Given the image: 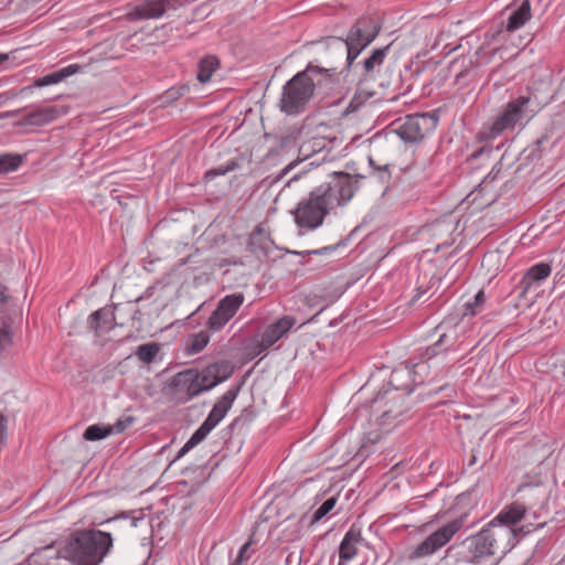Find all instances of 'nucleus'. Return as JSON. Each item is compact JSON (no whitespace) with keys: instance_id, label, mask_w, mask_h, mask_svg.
<instances>
[{"instance_id":"54","label":"nucleus","mask_w":565,"mask_h":565,"mask_svg":"<svg viewBox=\"0 0 565 565\" xmlns=\"http://www.w3.org/2000/svg\"><path fill=\"white\" fill-rule=\"evenodd\" d=\"M503 33L502 29H498L495 32H491L490 30L486 33V39L488 40H495L498 36H500Z\"/></svg>"},{"instance_id":"21","label":"nucleus","mask_w":565,"mask_h":565,"mask_svg":"<svg viewBox=\"0 0 565 565\" xmlns=\"http://www.w3.org/2000/svg\"><path fill=\"white\" fill-rule=\"evenodd\" d=\"M381 390L406 393L408 396L414 390L413 371L408 366H399L392 371L390 380Z\"/></svg>"},{"instance_id":"61","label":"nucleus","mask_w":565,"mask_h":565,"mask_svg":"<svg viewBox=\"0 0 565 565\" xmlns=\"http://www.w3.org/2000/svg\"><path fill=\"white\" fill-rule=\"evenodd\" d=\"M492 174H495L494 168L489 172L488 178H490Z\"/></svg>"},{"instance_id":"52","label":"nucleus","mask_w":565,"mask_h":565,"mask_svg":"<svg viewBox=\"0 0 565 565\" xmlns=\"http://www.w3.org/2000/svg\"><path fill=\"white\" fill-rule=\"evenodd\" d=\"M9 299L10 296L7 294V287L0 282V306L6 307L8 305Z\"/></svg>"},{"instance_id":"62","label":"nucleus","mask_w":565,"mask_h":565,"mask_svg":"<svg viewBox=\"0 0 565 565\" xmlns=\"http://www.w3.org/2000/svg\"><path fill=\"white\" fill-rule=\"evenodd\" d=\"M416 366H417V367H424V363H423V362L417 363V365H416Z\"/></svg>"},{"instance_id":"50","label":"nucleus","mask_w":565,"mask_h":565,"mask_svg":"<svg viewBox=\"0 0 565 565\" xmlns=\"http://www.w3.org/2000/svg\"><path fill=\"white\" fill-rule=\"evenodd\" d=\"M250 546L252 540H248L241 546L237 557L243 558L245 562H247L250 558V555L248 554Z\"/></svg>"},{"instance_id":"30","label":"nucleus","mask_w":565,"mask_h":565,"mask_svg":"<svg viewBox=\"0 0 565 565\" xmlns=\"http://www.w3.org/2000/svg\"><path fill=\"white\" fill-rule=\"evenodd\" d=\"M211 433V430L205 427L203 424L192 434V436L188 439V441L182 446L179 450L178 455L174 458V461L183 457L191 449H193L196 445L203 441L206 436Z\"/></svg>"},{"instance_id":"40","label":"nucleus","mask_w":565,"mask_h":565,"mask_svg":"<svg viewBox=\"0 0 565 565\" xmlns=\"http://www.w3.org/2000/svg\"><path fill=\"white\" fill-rule=\"evenodd\" d=\"M338 501L337 497L328 498L312 514L311 523H317L321 521L326 515H328L333 508L335 507Z\"/></svg>"},{"instance_id":"13","label":"nucleus","mask_w":565,"mask_h":565,"mask_svg":"<svg viewBox=\"0 0 565 565\" xmlns=\"http://www.w3.org/2000/svg\"><path fill=\"white\" fill-rule=\"evenodd\" d=\"M173 398L179 404H185L202 393L198 384V370L186 369L173 375L169 382Z\"/></svg>"},{"instance_id":"27","label":"nucleus","mask_w":565,"mask_h":565,"mask_svg":"<svg viewBox=\"0 0 565 565\" xmlns=\"http://www.w3.org/2000/svg\"><path fill=\"white\" fill-rule=\"evenodd\" d=\"M26 154L6 152L0 154V174L17 171L24 162Z\"/></svg>"},{"instance_id":"35","label":"nucleus","mask_w":565,"mask_h":565,"mask_svg":"<svg viewBox=\"0 0 565 565\" xmlns=\"http://www.w3.org/2000/svg\"><path fill=\"white\" fill-rule=\"evenodd\" d=\"M367 85H362L360 89V79H358V89L352 99L350 100L347 111H355L359 109L370 97L374 95V92L366 90Z\"/></svg>"},{"instance_id":"14","label":"nucleus","mask_w":565,"mask_h":565,"mask_svg":"<svg viewBox=\"0 0 565 565\" xmlns=\"http://www.w3.org/2000/svg\"><path fill=\"white\" fill-rule=\"evenodd\" d=\"M243 302L244 295L242 292L226 295L222 298L205 323L207 330L213 332L221 331L236 315Z\"/></svg>"},{"instance_id":"20","label":"nucleus","mask_w":565,"mask_h":565,"mask_svg":"<svg viewBox=\"0 0 565 565\" xmlns=\"http://www.w3.org/2000/svg\"><path fill=\"white\" fill-rule=\"evenodd\" d=\"M64 114H66V111L57 106L40 107L23 115L18 121V126L42 127L54 121Z\"/></svg>"},{"instance_id":"56","label":"nucleus","mask_w":565,"mask_h":565,"mask_svg":"<svg viewBox=\"0 0 565 565\" xmlns=\"http://www.w3.org/2000/svg\"><path fill=\"white\" fill-rule=\"evenodd\" d=\"M476 462H477V456L472 452L471 458L468 462V467H472L473 465H476Z\"/></svg>"},{"instance_id":"49","label":"nucleus","mask_w":565,"mask_h":565,"mask_svg":"<svg viewBox=\"0 0 565 565\" xmlns=\"http://www.w3.org/2000/svg\"><path fill=\"white\" fill-rule=\"evenodd\" d=\"M548 140L547 136H542L541 138L536 139L535 142L527 150H531L530 154L526 157L527 159L531 157H534L535 152L541 151V147L543 143H545Z\"/></svg>"},{"instance_id":"59","label":"nucleus","mask_w":565,"mask_h":565,"mask_svg":"<svg viewBox=\"0 0 565 565\" xmlns=\"http://www.w3.org/2000/svg\"><path fill=\"white\" fill-rule=\"evenodd\" d=\"M137 521H138V519L134 518V519L131 520V526H136V525H137Z\"/></svg>"},{"instance_id":"11","label":"nucleus","mask_w":565,"mask_h":565,"mask_svg":"<svg viewBox=\"0 0 565 565\" xmlns=\"http://www.w3.org/2000/svg\"><path fill=\"white\" fill-rule=\"evenodd\" d=\"M466 518L460 515L433 532L415 547L412 557H426L445 546L463 527Z\"/></svg>"},{"instance_id":"8","label":"nucleus","mask_w":565,"mask_h":565,"mask_svg":"<svg viewBox=\"0 0 565 565\" xmlns=\"http://www.w3.org/2000/svg\"><path fill=\"white\" fill-rule=\"evenodd\" d=\"M365 407L370 409V417H374L384 427L394 420L401 423V417L409 409V403L406 393L380 390Z\"/></svg>"},{"instance_id":"1","label":"nucleus","mask_w":565,"mask_h":565,"mask_svg":"<svg viewBox=\"0 0 565 565\" xmlns=\"http://www.w3.org/2000/svg\"><path fill=\"white\" fill-rule=\"evenodd\" d=\"M360 179L364 177L342 171L334 172L329 180L316 186L307 198L298 202L292 211L296 225L307 231L320 227L328 214L352 200L359 189Z\"/></svg>"},{"instance_id":"58","label":"nucleus","mask_w":565,"mask_h":565,"mask_svg":"<svg viewBox=\"0 0 565 565\" xmlns=\"http://www.w3.org/2000/svg\"><path fill=\"white\" fill-rule=\"evenodd\" d=\"M245 561L243 558L236 557L235 562L232 565H244Z\"/></svg>"},{"instance_id":"3","label":"nucleus","mask_w":565,"mask_h":565,"mask_svg":"<svg viewBox=\"0 0 565 565\" xmlns=\"http://www.w3.org/2000/svg\"><path fill=\"white\" fill-rule=\"evenodd\" d=\"M508 532L503 529H493L492 524H486L478 533L467 536L460 542H455L448 550V556L457 563L480 564L497 553H507L513 548V543H505Z\"/></svg>"},{"instance_id":"12","label":"nucleus","mask_w":565,"mask_h":565,"mask_svg":"<svg viewBox=\"0 0 565 565\" xmlns=\"http://www.w3.org/2000/svg\"><path fill=\"white\" fill-rule=\"evenodd\" d=\"M438 339L430 345L420 349V358L431 360L440 354L459 350V333L455 326L441 322L435 328Z\"/></svg>"},{"instance_id":"44","label":"nucleus","mask_w":565,"mask_h":565,"mask_svg":"<svg viewBox=\"0 0 565 565\" xmlns=\"http://www.w3.org/2000/svg\"><path fill=\"white\" fill-rule=\"evenodd\" d=\"M369 162H370V166L374 169V172L377 173V178L381 183H386L390 181L391 172L388 170L387 164H384L382 167L375 166L374 160L371 157H369Z\"/></svg>"},{"instance_id":"17","label":"nucleus","mask_w":565,"mask_h":565,"mask_svg":"<svg viewBox=\"0 0 565 565\" xmlns=\"http://www.w3.org/2000/svg\"><path fill=\"white\" fill-rule=\"evenodd\" d=\"M171 0H142L139 4L129 7L126 19L130 22L159 19L164 15L168 8H175Z\"/></svg>"},{"instance_id":"19","label":"nucleus","mask_w":565,"mask_h":565,"mask_svg":"<svg viewBox=\"0 0 565 565\" xmlns=\"http://www.w3.org/2000/svg\"><path fill=\"white\" fill-rule=\"evenodd\" d=\"M296 323V318L292 316H284L274 323L269 324L260 335V341L257 343L259 348L258 353L266 351L274 345L280 338H282Z\"/></svg>"},{"instance_id":"10","label":"nucleus","mask_w":565,"mask_h":565,"mask_svg":"<svg viewBox=\"0 0 565 565\" xmlns=\"http://www.w3.org/2000/svg\"><path fill=\"white\" fill-rule=\"evenodd\" d=\"M438 120V116L431 113L409 115L395 128V132L405 142L416 143L436 129Z\"/></svg>"},{"instance_id":"26","label":"nucleus","mask_w":565,"mask_h":565,"mask_svg":"<svg viewBox=\"0 0 565 565\" xmlns=\"http://www.w3.org/2000/svg\"><path fill=\"white\" fill-rule=\"evenodd\" d=\"M220 61L214 55H207L199 62L196 78L200 83H206L211 79L212 74L218 68Z\"/></svg>"},{"instance_id":"55","label":"nucleus","mask_w":565,"mask_h":565,"mask_svg":"<svg viewBox=\"0 0 565 565\" xmlns=\"http://www.w3.org/2000/svg\"><path fill=\"white\" fill-rule=\"evenodd\" d=\"M130 320L129 315L127 311H120V313H117V321H125V324ZM134 319H131L132 321Z\"/></svg>"},{"instance_id":"41","label":"nucleus","mask_w":565,"mask_h":565,"mask_svg":"<svg viewBox=\"0 0 565 565\" xmlns=\"http://www.w3.org/2000/svg\"><path fill=\"white\" fill-rule=\"evenodd\" d=\"M265 138H271V139H274V142H275V147H273L271 149L268 150V154L278 153L280 150L288 147L294 140V137L290 134L282 135V136H274L270 134H265Z\"/></svg>"},{"instance_id":"16","label":"nucleus","mask_w":565,"mask_h":565,"mask_svg":"<svg viewBox=\"0 0 565 565\" xmlns=\"http://www.w3.org/2000/svg\"><path fill=\"white\" fill-rule=\"evenodd\" d=\"M331 447L335 452L342 451L340 457L341 465H347L351 461L361 463L372 452H374L375 443L369 440H360L354 443L353 447L351 448V441L347 440L345 437H341L337 439Z\"/></svg>"},{"instance_id":"38","label":"nucleus","mask_w":565,"mask_h":565,"mask_svg":"<svg viewBox=\"0 0 565 565\" xmlns=\"http://www.w3.org/2000/svg\"><path fill=\"white\" fill-rule=\"evenodd\" d=\"M217 380L215 372H213L211 365L205 366L201 372L198 371V384L202 388V393L210 391L217 384L214 382Z\"/></svg>"},{"instance_id":"33","label":"nucleus","mask_w":565,"mask_h":565,"mask_svg":"<svg viewBox=\"0 0 565 565\" xmlns=\"http://www.w3.org/2000/svg\"><path fill=\"white\" fill-rule=\"evenodd\" d=\"M217 380L214 384H220L232 376L234 373V365L228 360H220L210 364Z\"/></svg>"},{"instance_id":"4","label":"nucleus","mask_w":565,"mask_h":565,"mask_svg":"<svg viewBox=\"0 0 565 565\" xmlns=\"http://www.w3.org/2000/svg\"><path fill=\"white\" fill-rule=\"evenodd\" d=\"M113 542L109 532L77 530L71 534L60 554L73 565H99L113 548Z\"/></svg>"},{"instance_id":"53","label":"nucleus","mask_w":565,"mask_h":565,"mask_svg":"<svg viewBox=\"0 0 565 565\" xmlns=\"http://www.w3.org/2000/svg\"><path fill=\"white\" fill-rule=\"evenodd\" d=\"M491 151H492L491 148H488L487 146H483V147H480L479 149L475 150L471 153V158L472 159H477V158L481 157L484 153L489 154Z\"/></svg>"},{"instance_id":"9","label":"nucleus","mask_w":565,"mask_h":565,"mask_svg":"<svg viewBox=\"0 0 565 565\" xmlns=\"http://www.w3.org/2000/svg\"><path fill=\"white\" fill-rule=\"evenodd\" d=\"M120 311H127L130 319H136L139 308L132 301L100 308L88 316L87 329L99 335L113 330L117 326L122 327L125 321H117V313H120Z\"/></svg>"},{"instance_id":"7","label":"nucleus","mask_w":565,"mask_h":565,"mask_svg":"<svg viewBox=\"0 0 565 565\" xmlns=\"http://www.w3.org/2000/svg\"><path fill=\"white\" fill-rule=\"evenodd\" d=\"M531 99V93H527L508 102L494 120L478 134V139L490 141L504 131L514 130L516 126L523 127L535 114V110L530 108Z\"/></svg>"},{"instance_id":"47","label":"nucleus","mask_w":565,"mask_h":565,"mask_svg":"<svg viewBox=\"0 0 565 565\" xmlns=\"http://www.w3.org/2000/svg\"><path fill=\"white\" fill-rule=\"evenodd\" d=\"M222 418L210 411L207 417L203 420V425L211 431L221 423Z\"/></svg>"},{"instance_id":"28","label":"nucleus","mask_w":565,"mask_h":565,"mask_svg":"<svg viewBox=\"0 0 565 565\" xmlns=\"http://www.w3.org/2000/svg\"><path fill=\"white\" fill-rule=\"evenodd\" d=\"M161 350V344L158 342H148L137 347L135 355L143 364H151L156 361L157 355Z\"/></svg>"},{"instance_id":"43","label":"nucleus","mask_w":565,"mask_h":565,"mask_svg":"<svg viewBox=\"0 0 565 565\" xmlns=\"http://www.w3.org/2000/svg\"><path fill=\"white\" fill-rule=\"evenodd\" d=\"M188 90H189L188 86H181L178 88L172 87L164 92V94L162 96L163 103H168V104L172 103V102L179 99L181 96H183Z\"/></svg>"},{"instance_id":"15","label":"nucleus","mask_w":565,"mask_h":565,"mask_svg":"<svg viewBox=\"0 0 565 565\" xmlns=\"http://www.w3.org/2000/svg\"><path fill=\"white\" fill-rule=\"evenodd\" d=\"M526 515V508L520 502H513L500 511L488 524H492L493 529H503L508 532L505 543H513L515 546V525Z\"/></svg>"},{"instance_id":"18","label":"nucleus","mask_w":565,"mask_h":565,"mask_svg":"<svg viewBox=\"0 0 565 565\" xmlns=\"http://www.w3.org/2000/svg\"><path fill=\"white\" fill-rule=\"evenodd\" d=\"M552 274V265L548 263H536L524 273L516 288L519 297L524 298L529 291L536 289Z\"/></svg>"},{"instance_id":"60","label":"nucleus","mask_w":565,"mask_h":565,"mask_svg":"<svg viewBox=\"0 0 565 565\" xmlns=\"http://www.w3.org/2000/svg\"><path fill=\"white\" fill-rule=\"evenodd\" d=\"M492 174H495L494 168L489 172L488 178H490Z\"/></svg>"},{"instance_id":"6","label":"nucleus","mask_w":565,"mask_h":565,"mask_svg":"<svg viewBox=\"0 0 565 565\" xmlns=\"http://www.w3.org/2000/svg\"><path fill=\"white\" fill-rule=\"evenodd\" d=\"M391 46L392 44L375 47L362 61L355 60L352 65L347 64L348 71L352 70L356 73L360 87L372 83L384 89L399 81L401 73L395 74L393 65L386 63Z\"/></svg>"},{"instance_id":"31","label":"nucleus","mask_w":565,"mask_h":565,"mask_svg":"<svg viewBox=\"0 0 565 565\" xmlns=\"http://www.w3.org/2000/svg\"><path fill=\"white\" fill-rule=\"evenodd\" d=\"M110 434H113L111 426L94 424L85 429L83 438L88 441H97L107 438Z\"/></svg>"},{"instance_id":"22","label":"nucleus","mask_w":565,"mask_h":565,"mask_svg":"<svg viewBox=\"0 0 565 565\" xmlns=\"http://www.w3.org/2000/svg\"><path fill=\"white\" fill-rule=\"evenodd\" d=\"M362 541L361 527L352 524L339 545V565H344L353 559L358 554V544Z\"/></svg>"},{"instance_id":"36","label":"nucleus","mask_w":565,"mask_h":565,"mask_svg":"<svg viewBox=\"0 0 565 565\" xmlns=\"http://www.w3.org/2000/svg\"><path fill=\"white\" fill-rule=\"evenodd\" d=\"M340 295L335 292L323 291L321 294H313L308 297L310 306H321L319 312L328 308L330 305L337 301Z\"/></svg>"},{"instance_id":"51","label":"nucleus","mask_w":565,"mask_h":565,"mask_svg":"<svg viewBox=\"0 0 565 565\" xmlns=\"http://www.w3.org/2000/svg\"><path fill=\"white\" fill-rule=\"evenodd\" d=\"M428 291V288H423V287H417L416 288V294L409 299L408 303L409 306H414L416 305L424 295H426Z\"/></svg>"},{"instance_id":"42","label":"nucleus","mask_w":565,"mask_h":565,"mask_svg":"<svg viewBox=\"0 0 565 565\" xmlns=\"http://www.w3.org/2000/svg\"><path fill=\"white\" fill-rule=\"evenodd\" d=\"M484 300H486V295H484V291L483 290H479L475 297H473V301L471 302H467L465 305L466 309H465V315H470V316H475L477 315L483 303H484Z\"/></svg>"},{"instance_id":"34","label":"nucleus","mask_w":565,"mask_h":565,"mask_svg":"<svg viewBox=\"0 0 565 565\" xmlns=\"http://www.w3.org/2000/svg\"><path fill=\"white\" fill-rule=\"evenodd\" d=\"M239 167L241 164L236 158L230 159L225 164L207 170L204 174V179L206 181H211L216 177L225 175L228 172L235 171Z\"/></svg>"},{"instance_id":"24","label":"nucleus","mask_w":565,"mask_h":565,"mask_svg":"<svg viewBox=\"0 0 565 565\" xmlns=\"http://www.w3.org/2000/svg\"><path fill=\"white\" fill-rule=\"evenodd\" d=\"M244 385V380H241L236 385H233L230 390H227L213 405L211 412L221 417L222 419L226 416L228 411L231 409L234 401L236 399L242 386Z\"/></svg>"},{"instance_id":"57","label":"nucleus","mask_w":565,"mask_h":565,"mask_svg":"<svg viewBox=\"0 0 565 565\" xmlns=\"http://www.w3.org/2000/svg\"><path fill=\"white\" fill-rule=\"evenodd\" d=\"M9 60L8 53H0V64Z\"/></svg>"},{"instance_id":"37","label":"nucleus","mask_w":565,"mask_h":565,"mask_svg":"<svg viewBox=\"0 0 565 565\" xmlns=\"http://www.w3.org/2000/svg\"><path fill=\"white\" fill-rule=\"evenodd\" d=\"M210 334L207 331H200L191 337L186 351L190 354L200 353L209 343Z\"/></svg>"},{"instance_id":"29","label":"nucleus","mask_w":565,"mask_h":565,"mask_svg":"<svg viewBox=\"0 0 565 565\" xmlns=\"http://www.w3.org/2000/svg\"><path fill=\"white\" fill-rule=\"evenodd\" d=\"M12 321L4 315V307L0 306V351L13 342Z\"/></svg>"},{"instance_id":"25","label":"nucleus","mask_w":565,"mask_h":565,"mask_svg":"<svg viewBox=\"0 0 565 565\" xmlns=\"http://www.w3.org/2000/svg\"><path fill=\"white\" fill-rule=\"evenodd\" d=\"M530 0H524L511 12L505 23V31L513 32L522 28L531 19Z\"/></svg>"},{"instance_id":"45","label":"nucleus","mask_w":565,"mask_h":565,"mask_svg":"<svg viewBox=\"0 0 565 565\" xmlns=\"http://www.w3.org/2000/svg\"><path fill=\"white\" fill-rule=\"evenodd\" d=\"M544 526H545V522L539 523L536 525H534L533 523L529 522V523H525V524H523L521 526H516L514 529L515 541L518 540V537L525 536V535H527V534H530V533H532V532H534V531H536L539 529H542Z\"/></svg>"},{"instance_id":"2","label":"nucleus","mask_w":565,"mask_h":565,"mask_svg":"<svg viewBox=\"0 0 565 565\" xmlns=\"http://www.w3.org/2000/svg\"><path fill=\"white\" fill-rule=\"evenodd\" d=\"M338 82L335 67H321L309 62L282 86L278 107L288 116L303 113L317 89H331Z\"/></svg>"},{"instance_id":"39","label":"nucleus","mask_w":565,"mask_h":565,"mask_svg":"<svg viewBox=\"0 0 565 565\" xmlns=\"http://www.w3.org/2000/svg\"><path fill=\"white\" fill-rule=\"evenodd\" d=\"M256 417V413L253 408H244L242 413L234 418V420L228 425V429L234 431L236 429L242 430L247 427Z\"/></svg>"},{"instance_id":"5","label":"nucleus","mask_w":565,"mask_h":565,"mask_svg":"<svg viewBox=\"0 0 565 565\" xmlns=\"http://www.w3.org/2000/svg\"><path fill=\"white\" fill-rule=\"evenodd\" d=\"M382 30L381 20L372 14H364L350 26L345 38L327 36L319 41L327 47L335 46L347 51V63L352 65L359 55L377 38Z\"/></svg>"},{"instance_id":"32","label":"nucleus","mask_w":565,"mask_h":565,"mask_svg":"<svg viewBox=\"0 0 565 565\" xmlns=\"http://www.w3.org/2000/svg\"><path fill=\"white\" fill-rule=\"evenodd\" d=\"M356 231H358V227H355L345 238L340 239L335 244H332V245H329V246H324V247H321V248H317V249H311V250L292 252V254L298 255V256H302V257L306 256V255L321 256V255L330 254V253L334 252L337 248H339L341 246H345L347 243L349 242V239L354 235V233Z\"/></svg>"},{"instance_id":"46","label":"nucleus","mask_w":565,"mask_h":565,"mask_svg":"<svg viewBox=\"0 0 565 565\" xmlns=\"http://www.w3.org/2000/svg\"><path fill=\"white\" fill-rule=\"evenodd\" d=\"M134 423V417L128 416L125 419H118L113 428V433H122L126 428H128Z\"/></svg>"},{"instance_id":"48","label":"nucleus","mask_w":565,"mask_h":565,"mask_svg":"<svg viewBox=\"0 0 565 565\" xmlns=\"http://www.w3.org/2000/svg\"><path fill=\"white\" fill-rule=\"evenodd\" d=\"M222 418L210 411L207 417L203 420V425L211 431L221 423Z\"/></svg>"},{"instance_id":"23","label":"nucleus","mask_w":565,"mask_h":565,"mask_svg":"<svg viewBox=\"0 0 565 565\" xmlns=\"http://www.w3.org/2000/svg\"><path fill=\"white\" fill-rule=\"evenodd\" d=\"M84 66H81L78 64H71L63 68H60L55 72H52L50 74H46L42 77H38L34 79L33 84L26 87H23L21 89V93H25L28 90H32L33 87H44L49 85H55L60 82L64 81L65 78L81 72Z\"/></svg>"}]
</instances>
